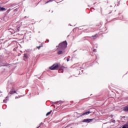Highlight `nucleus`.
<instances>
[{"instance_id": "f257e3e1", "label": "nucleus", "mask_w": 128, "mask_h": 128, "mask_svg": "<svg viewBox=\"0 0 128 128\" xmlns=\"http://www.w3.org/2000/svg\"><path fill=\"white\" fill-rule=\"evenodd\" d=\"M67 46H68V43L66 42V41H64L63 42L59 44L58 48H59L60 50H64L66 48Z\"/></svg>"}, {"instance_id": "f03ea898", "label": "nucleus", "mask_w": 128, "mask_h": 128, "mask_svg": "<svg viewBox=\"0 0 128 128\" xmlns=\"http://www.w3.org/2000/svg\"><path fill=\"white\" fill-rule=\"evenodd\" d=\"M59 68L58 64H54L52 66L50 67V69L52 70H58Z\"/></svg>"}, {"instance_id": "7ed1b4c3", "label": "nucleus", "mask_w": 128, "mask_h": 128, "mask_svg": "<svg viewBox=\"0 0 128 128\" xmlns=\"http://www.w3.org/2000/svg\"><path fill=\"white\" fill-rule=\"evenodd\" d=\"M57 50H58V54H62L64 52V50L60 49V48L56 47Z\"/></svg>"}, {"instance_id": "20e7f679", "label": "nucleus", "mask_w": 128, "mask_h": 128, "mask_svg": "<svg viewBox=\"0 0 128 128\" xmlns=\"http://www.w3.org/2000/svg\"><path fill=\"white\" fill-rule=\"evenodd\" d=\"M92 119H85L83 120V122H90Z\"/></svg>"}, {"instance_id": "39448f33", "label": "nucleus", "mask_w": 128, "mask_h": 128, "mask_svg": "<svg viewBox=\"0 0 128 128\" xmlns=\"http://www.w3.org/2000/svg\"><path fill=\"white\" fill-rule=\"evenodd\" d=\"M90 114V111H88L86 112H84L83 114H82V116H86Z\"/></svg>"}, {"instance_id": "423d86ee", "label": "nucleus", "mask_w": 128, "mask_h": 128, "mask_svg": "<svg viewBox=\"0 0 128 128\" xmlns=\"http://www.w3.org/2000/svg\"><path fill=\"white\" fill-rule=\"evenodd\" d=\"M6 10L4 8H0V12H6Z\"/></svg>"}, {"instance_id": "0eeeda50", "label": "nucleus", "mask_w": 128, "mask_h": 128, "mask_svg": "<svg viewBox=\"0 0 128 128\" xmlns=\"http://www.w3.org/2000/svg\"><path fill=\"white\" fill-rule=\"evenodd\" d=\"M124 112H128V106H125L124 108Z\"/></svg>"}, {"instance_id": "6e6552de", "label": "nucleus", "mask_w": 128, "mask_h": 128, "mask_svg": "<svg viewBox=\"0 0 128 128\" xmlns=\"http://www.w3.org/2000/svg\"><path fill=\"white\" fill-rule=\"evenodd\" d=\"M24 58H28V55H26V54H24Z\"/></svg>"}, {"instance_id": "1a4fd4ad", "label": "nucleus", "mask_w": 128, "mask_h": 128, "mask_svg": "<svg viewBox=\"0 0 128 128\" xmlns=\"http://www.w3.org/2000/svg\"><path fill=\"white\" fill-rule=\"evenodd\" d=\"M50 114H52V111L48 112L46 114V116H50Z\"/></svg>"}, {"instance_id": "9d476101", "label": "nucleus", "mask_w": 128, "mask_h": 128, "mask_svg": "<svg viewBox=\"0 0 128 128\" xmlns=\"http://www.w3.org/2000/svg\"><path fill=\"white\" fill-rule=\"evenodd\" d=\"M14 92H16V91H11L10 92V94H14Z\"/></svg>"}, {"instance_id": "9b49d317", "label": "nucleus", "mask_w": 128, "mask_h": 128, "mask_svg": "<svg viewBox=\"0 0 128 128\" xmlns=\"http://www.w3.org/2000/svg\"><path fill=\"white\" fill-rule=\"evenodd\" d=\"M52 0H50L49 1H48L47 2V4H48V2H52Z\"/></svg>"}, {"instance_id": "f8f14e48", "label": "nucleus", "mask_w": 128, "mask_h": 128, "mask_svg": "<svg viewBox=\"0 0 128 128\" xmlns=\"http://www.w3.org/2000/svg\"><path fill=\"white\" fill-rule=\"evenodd\" d=\"M38 48V50H40V46H37Z\"/></svg>"}, {"instance_id": "ddd939ff", "label": "nucleus", "mask_w": 128, "mask_h": 128, "mask_svg": "<svg viewBox=\"0 0 128 128\" xmlns=\"http://www.w3.org/2000/svg\"><path fill=\"white\" fill-rule=\"evenodd\" d=\"M70 60L68 58L67 59V62H69Z\"/></svg>"}, {"instance_id": "4468645a", "label": "nucleus", "mask_w": 128, "mask_h": 128, "mask_svg": "<svg viewBox=\"0 0 128 128\" xmlns=\"http://www.w3.org/2000/svg\"><path fill=\"white\" fill-rule=\"evenodd\" d=\"M4 102H6V100H4Z\"/></svg>"}, {"instance_id": "2eb2a0df", "label": "nucleus", "mask_w": 128, "mask_h": 128, "mask_svg": "<svg viewBox=\"0 0 128 128\" xmlns=\"http://www.w3.org/2000/svg\"><path fill=\"white\" fill-rule=\"evenodd\" d=\"M62 68H64V67H62Z\"/></svg>"}, {"instance_id": "dca6fc26", "label": "nucleus", "mask_w": 128, "mask_h": 128, "mask_svg": "<svg viewBox=\"0 0 128 128\" xmlns=\"http://www.w3.org/2000/svg\"><path fill=\"white\" fill-rule=\"evenodd\" d=\"M6 98H8V97H6Z\"/></svg>"}]
</instances>
